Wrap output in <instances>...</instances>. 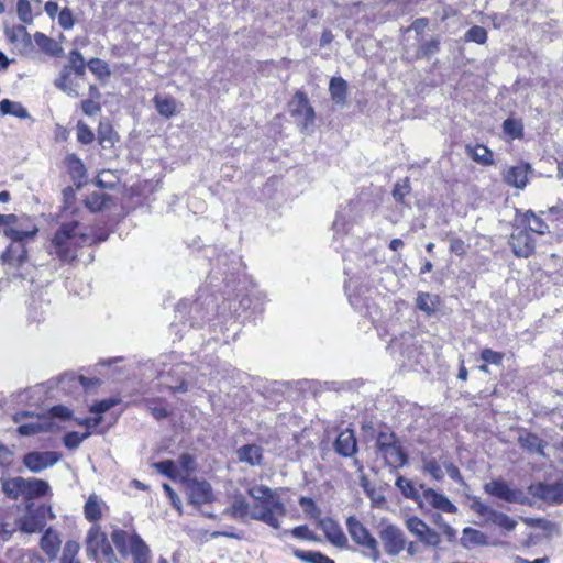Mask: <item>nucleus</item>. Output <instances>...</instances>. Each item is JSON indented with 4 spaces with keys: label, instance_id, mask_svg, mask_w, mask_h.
I'll list each match as a JSON object with an SVG mask.
<instances>
[{
    "label": "nucleus",
    "instance_id": "obj_57",
    "mask_svg": "<svg viewBox=\"0 0 563 563\" xmlns=\"http://www.w3.org/2000/svg\"><path fill=\"white\" fill-rule=\"evenodd\" d=\"M79 551V545L75 542H67L60 559V563H80L76 555Z\"/></svg>",
    "mask_w": 563,
    "mask_h": 563
},
{
    "label": "nucleus",
    "instance_id": "obj_12",
    "mask_svg": "<svg viewBox=\"0 0 563 563\" xmlns=\"http://www.w3.org/2000/svg\"><path fill=\"white\" fill-rule=\"evenodd\" d=\"M79 65L84 66L87 65V63L84 59L82 54L77 51L73 49L69 53V65L64 66L63 70L60 71L59 77L56 80V86L66 92L68 96L77 98L80 96L79 93V82H74V78L71 76V68L78 67Z\"/></svg>",
    "mask_w": 563,
    "mask_h": 563
},
{
    "label": "nucleus",
    "instance_id": "obj_59",
    "mask_svg": "<svg viewBox=\"0 0 563 563\" xmlns=\"http://www.w3.org/2000/svg\"><path fill=\"white\" fill-rule=\"evenodd\" d=\"M34 40L38 47L46 53H52L53 48L56 46L55 41L42 32H36Z\"/></svg>",
    "mask_w": 563,
    "mask_h": 563
},
{
    "label": "nucleus",
    "instance_id": "obj_60",
    "mask_svg": "<svg viewBox=\"0 0 563 563\" xmlns=\"http://www.w3.org/2000/svg\"><path fill=\"white\" fill-rule=\"evenodd\" d=\"M290 534L297 539L308 540V541H317L318 538L316 534L309 529L307 525H301L292 528Z\"/></svg>",
    "mask_w": 563,
    "mask_h": 563
},
{
    "label": "nucleus",
    "instance_id": "obj_34",
    "mask_svg": "<svg viewBox=\"0 0 563 563\" xmlns=\"http://www.w3.org/2000/svg\"><path fill=\"white\" fill-rule=\"evenodd\" d=\"M331 99L336 104H345L347 100V82L342 77H333L329 84Z\"/></svg>",
    "mask_w": 563,
    "mask_h": 563
},
{
    "label": "nucleus",
    "instance_id": "obj_18",
    "mask_svg": "<svg viewBox=\"0 0 563 563\" xmlns=\"http://www.w3.org/2000/svg\"><path fill=\"white\" fill-rule=\"evenodd\" d=\"M289 109L294 118H302L305 126L313 124L316 112L309 102L308 96L303 91L297 90L294 93L289 102Z\"/></svg>",
    "mask_w": 563,
    "mask_h": 563
},
{
    "label": "nucleus",
    "instance_id": "obj_17",
    "mask_svg": "<svg viewBox=\"0 0 563 563\" xmlns=\"http://www.w3.org/2000/svg\"><path fill=\"white\" fill-rule=\"evenodd\" d=\"M543 214L536 213L533 210L528 209L525 211L516 210L515 222L523 224L532 234L540 236L551 233L550 225L542 218Z\"/></svg>",
    "mask_w": 563,
    "mask_h": 563
},
{
    "label": "nucleus",
    "instance_id": "obj_36",
    "mask_svg": "<svg viewBox=\"0 0 563 563\" xmlns=\"http://www.w3.org/2000/svg\"><path fill=\"white\" fill-rule=\"evenodd\" d=\"M503 132L511 141L521 140L525 135L522 119L509 117L503 122Z\"/></svg>",
    "mask_w": 563,
    "mask_h": 563
},
{
    "label": "nucleus",
    "instance_id": "obj_56",
    "mask_svg": "<svg viewBox=\"0 0 563 563\" xmlns=\"http://www.w3.org/2000/svg\"><path fill=\"white\" fill-rule=\"evenodd\" d=\"M57 19H58V24L63 30L73 29L76 23V19L74 16L73 11L67 7L63 8L59 11Z\"/></svg>",
    "mask_w": 563,
    "mask_h": 563
},
{
    "label": "nucleus",
    "instance_id": "obj_9",
    "mask_svg": "<svg viewBox=\"0 0 563 563\" xmlns=\"http://www.w3.org/2000/svg\"><path fill=\"white\" fill-rule=\"evenodd\" d=\"M379 539L388 556H398L402 551L408 559V543L405 532L396 525L389 523L379 530Z\"/></svg>",
    "mask_w": 563,
    "mask_h": 563
},
{
    "label": "nucleus",
    "instance_id": "obj_58",
    "mask_svg": "<svg viewBox=\"0 0 563 563\" xmlns=\"http://www.w3.org/2000/svg\"><path fill=\"white\" fill-rule=\"evenodd\" d=\"M468 245L464 242L463 239L459 236L450 238L449 250L452 254H455L460 257H464L467 253Z\"/></svg>",
    "mask_w": 563,
    "mask_h": 563
},
{
    "label": "nucleus",
    "instance_id": "obj_35",
    "mask_svg": "<svg viewBox=\"0 0 563 563\" xmlns=\"http://www.w3.org/2000/svg\"><path fill=\"white\" fill-rule=\"evenodd\" d=\"M518 443L528 452L543 454V440L536 433L526 431L518 437Z\"/></svg>",
    "mask_w": 563,
    "mask_h": 563
},
{
    "label": "nucleus",
    "instance_id": "obj_6",
    "mask_svg": "<svg viewBox=\"0 0 563 563\" xmlns=\"http://www.w3.org/2000/svg\"><path fill=\"white\" fill-rule=\"evenodd\" d=\"M422 473L428 474L435 482H442L444 478L443 468L446 471L449 477L462 484L464 482L460 468L449 460L446 453H442L439 457L430 453H421Z\"/></svg>",
    "mask_w": 563,
    "mask_h": 563
},
{
    "label": "nucleus",
    "instance_id": "obj_19",
    "mask_svg": "<svg viewBox=\"0 0 563 563\" xmlns=\"http://www.w3.org/2000/svg\"><path fill=\"white\" fill-rule=\"evenodd\" d=\"M377 453L382 456L385 464L393 471L402 468L409 462L408 453L405 451L400 441L393 445H388Z\"/></svg>",
    "mask_w": 563,
    "mask_h": 563
},
{
    "label": "nucleus",
    "instance_id": "obj_50",
    "mask_svg": "<svg viewBox=\"0 0 563 563\" xmlns=\"http://www.w3.org/2000/svg\"><path fill=\"white\" fill-rule=\"evenodd\" d=\"M153 467L166 477L176 481L178 477V471L175 462L172 460H164L153 464Z\"/></svg>",
    "mask_w": 563,
    "mask_h": 563
},
{
    "label": "nucleus",
    "instance_id": "obj_15",
    "mask_svg": "<svg viewBox=\"0 0 563 563\" xmlns=\"http://www.w3.org/2000/svg\"><path fill=\"white\" fill-rule=\"evenodd\" d=\"M317 526L322 530L325 539L335 548L345 550L349 548V540L343 529L331 517L319 518Z\"/></svg>",
    "mask_w": 563,
    "mask_h": 563
},
{
    "label": "nucleus",
    "instance_id": "obj_43",
    "mask_svg": "<svg viewBox=\"0 0 563 563\" xmlns=\"http://www.w3.org/2000/svg\"><path fill=\"white\" fill-rule=\"evenodd\" d=\"M87 66L90 69V71L97 76L99 79H107L111 75V70L109 68V65L97 57L90 58L87 62Z\"/></svg>",
    "mask_w": 563,
    "mask_h": 563
},
{
    "label": "nucleus",
    "instance_id": "obj_54",
    "mask_svg": "<svg viewBox=\"0 0 563 563\" xmlns=\"http://www.w3.org/2000/svg\"><path fill=\"white\" fill-rule=\"evenodd\" d=\"M120 402L118 398H108L101 399L92 404L89 408V411L96 413L97 416H102V413L110 410L112 407L117 406Z\"/></svg>",
    "mask_w": 563,
    "mask_h": 563
},
{
    "label": "nucleus",
    "instance_id": "obj_64",
    "mask_svg": "<svg viewBox=\"0 0 563 563\" xmlns=\"http://www.w3.org/2000/svg\"><path fill=\"white\" fill-rule=\"evenodd\" d=\"M49 413L52 417L59 418L62 420L73 419V411L68 407L63 405L53 406L49 409Z\"/></svg>",
    "mask_w": 563,
    "mask_h": 563
},
{
    "label": "nucleus",
    "instance_id": "obj_27",
    "mask_svg": "<svg viewBox=\"0 0 563 563\" xmlns=\"http://www.w3.org/2000/svg\"><path fill=\"white\" fill-rule=\"evenodd\" d=\"M49 492V485L44 479L24 478V498L26 500L46 496Z\"/></svg>",
    "mask_w": 563,
    "mask_h": 563
},
{
    "label": "nucleus",
    "instance_id": "obj_16",
    "mask_svg": "<svg viewBox=\"0 0 563 563\" xmlns=\"http://www.w3.org/2000/svg\"><path fill=\"white\" fill-rule=\"evenodd\" d=\"M27 514L19 520V528L26 533H35L43 530L46 525L45 514L51 512V507L41 505L33 510L32 505L26 506Z\"/></svg>",
    "mask_w": 563,
    "mask_h": 563
},
{
    "label": "nucleus",
    "instance_id": "obj_52",
    "mask_svg": "<svg viewBox=\"0 0 563 563\" xmlns=\"http://www.w3.org/2000/svg\"><path fill=\"white\" fill-rule=\"evenodd\" d=\"M63 212L75 213L76 192L71 186H67L63 189Z\"/></svg>",
    "mask_w": 563,
    "mask_h": 563
},
{
    "label": "nucleus",
    "instance_id": "obj_2",
    "mask_svg": "<svg viewBox=\"0 0 563 563\" xmlns=\"http://www.w3.org/2000/svg\"><path fill=\"white\" fill-rule=\"evenodd\" d=\"M87 240L78 221L62 223L51 240L54 254L62 262L70 263L77 257L78 250Z\"/></svg>",
    "mask_w": 563,
    "mask_h": 563
},
{
    "label": "nucleus",
    "instance_id": "obj_13",
    "mask_svg": "<svg viewBox=\"0 0 563 563\" xmlns=\"http://www.w3.org/2000/svg\"><path fill=\"white\" fill-rule=\"evenodd\" d=\"M181 483L185 485L188 500L194 505H203L213 500V492L211 485L206 481L197 478L181 477Z\"/></svg>",
    "mask_w": 563,
    "mask_h": 563
},
{
    "label": "nucleus",
    "instance_id": "obj_5",
    "mask_svg": "<svg viewBox=\"0 0 563 563\" xmlns=\"http://www.w3.org/2000/svg\"><path fill=\"white\" fill-rule=\"evenodd\" d=\"M37 232L38 228L35 224L25 230L18 228L5 229L4 233L12 242L1 253V262L14 267H21L27 260V250L24 242L27 239H33Z\"/></svg>",
    "mask_w": 563,
    "mask_h": 563
},
{
    "label": "nucleus",
    "instance_id": "obj_39",
    "mask_svg": "<svg viewBox=\"0 0 563 563\" xmlns=\"http://www.w3.org/2000/svg\"><path fill=\"white\" fill-rule=\"evenodd\" d=\"M292 554L297 559L308 563H335L334 560L320 551H303L300 549H294Z\"/></svg>",
    "mask_w": 563,
    "mask_h": 563
},
{
    "label": "nucleus",
    "instance_id": "obj_8",
    "mask_svg": "<svg viewBox=\"0 0 563 563\" xmlns=\"http://www.w3.org/2000/svg\"><path fill=\"white\" fill-rule=\"evenodd\" d=\"M88 558L97 563H115L117 556L107 534L99 527H92L86 538Z\"/></svg>",
    "mask_w": 563,
    "mask_h": 563
},
{
    "label": "nucleus",
    "instance_id": "obj_20",
    "mask_svg": "<svg viewBox=\"0 0 563 563\" xmlns=\"http://www.w3.org/2000/svg\"><path fill=\"white\" fill-rule=\"evenodd\" d=\"M531 165L521 161L515 166H510L504 174V181L517 189H523L529 181Z\"/></svg>",
    "mask_w": 563,
    "mask_h": 563
},
{
    "label": "nucleus",
    "instance_id": "obj_45",
    "mask_svg": "<svg viewBox=\"0 0 563 563\" xmlns=\"http://www.w3.org/2000/svg\"><path fill=\"white\" fill-rule=\"evenodd\" d=\"M399 442L398 437L394 431H391L389 428H386L385 430H380L376 438V451H380L388 445H393L395 443Z\"/></svg>",
    "mask_w": 563,
    "mask_h": 563
},
{
    "label": "nucleus",
    "instance_id": "obj_11",
    "mask_svg": "<svg viewBox=\"0 0 563 563\" xmlns=\"http://www.w3.org/2000/svg\"><path fill=\"white\" fill-rule=\"evenodd\" d=\"M421 497L418 507L426 510H438L444 514H456L457 507L442 493L420 484Z\"/></svg>",
    "mask_w": 563,
    "mask_h": 563
},
{
    "label": "nucleus",
    "instance_id": "obj_31",
    "mask_svg": "<svg viewBox=\"0 0 563 563\" xmlns=\"http://www.w3.org/2000/svg\"><path fill=\"white\" fill-rule=\"evenodd\" d=\"M64 164L70 178L74 181H79L78 186H80V181L87 173L82 161L75 153H70L65 156Z\"/></svg>",
    "mask_w": 563,
    "mask_h": 563
},
{
    "label": "nucleus",
    "instance_id": "obj_25",
    "mask_svg": "<svg viewBox=\"0 0 563 563\" xmlns=\"http://www.w3.org/2000/svg\"><path fill=\"white\" fill-rule=\"evenodd\" d=\"M441 305V297L430 292L420 291L416 298L417 308L422 311L427 317L435 314Z\"/></svg>",
    "mask_w": 563,
    "mask_h": 563
},
{
    "label": "nucleus",
    "instance_id": "obj_1",
    "mask_svg": "<svg viewBox=\"0 0 563 563\" xmlns=\"http://www.w3.org/2000/svg\"><path fill=\"white\" fill-rule=\"evenodd\" d=\"M247 495L253 500V520L262 521L274 529H279L280 518L287 514V509L279 496L266 485L250 487Z\"/></svg>",
    "mask_w": 563,
    "mask_h": 563
},
{
    "label": "nucleus",
    "instance_id": "obj_4",
    "mask_svg": "<svg viewBox=\"0 0 563 563\" xmlns=\"http://www.w3.org/2000/svg\"><path fill=\"white\" fill-rule=\"evenodd\" d=\"M111 540L122 558L131 555L133 563H151V550L134 529H113Z\"/></svg>",
    "mask_w": 563,
    "mask_h": 563
},
{
    "label": "nucleus",
    "instance_id": "obj_33",
    "mask_svg": "<svg viewBox=\"0 0 563 563\" xmlns=\"http://www.w3.org/2000/svg\"><path fill=\"white\" fill-rule=\"evenodd\" d=\"M1 487L4 495L12 500L19 499L20 496L24 497L23 477L1 478Z\"/></svg>",
    "mask_w": 563,
    "mask_h": 563
},
{
    "label": "nucleus",
    "instance_id": "obj_53",
    "mask_svg": "<svg viewBox=\"0 0 563 563\" xmlns=\"http://www.w3.org/2000/svg\"><path fill=\"white\" fill-rule=\"evenodd\" d=\"M76 131H77V141L80 144L88 145L93 142L95 134H93L92 130L84 121H79L77 123Z\"/></svg>",
    "mask_w": 563,
    "mask_h": 563
},
{
    "label": "nucleus",
    "instance_id": "obj_29",
    "mask_svg": "<svg viewBox=\"0 0 563 563\" xmlns=\"http://www.w3.org/2000/svg\"><path fill=\"white\" fill-rule=\"evenodd\" d=\"M40 545L47 556L54 559L60 549L59 536L52 528H48L44 531L40 540Z\"/></svg>",
    "mask_w": 563,
    "mask_h": 563
},
{
    "label": "nucleus",
    "instance_id": "obj_49",
    "mask_svg": "<svg viewBox=\"0 0 563 563\" xmlns=\"http://www.w3.org/2000/svg\"><path fill=\"white\" fill-rule=\"evenodd\" d=\"M299 505L310 518L316 519L317 521L321 518V510L317 506L316 501L308 496H301L299 498Z\"/></svg>",
    "mask_w": 563,
    "mask_h": 563
},
{
    "label": "nucleus",
    "instance_id": "obj_42",
    "mask_svg": "<svg viewBox=\"0 0 563 563\" xmlns=\"http://www.w3.org/2000/svg\"><path fill=\"white\" fill-rule=\"evenodd\" d=\"M0 113L2 115L11 114L16 118L23 119L27 115L26 109L19 102H13L9 99L0 101Z\"/></svg>",
    "mask_w": 563,
    "mask_h": 563
},
{
    "label": "nucleus",
    "instance_id": "obj_30",
    "mask_svg": "<svg viewBox=\"0 0 563 563\" xmlns=\"http://www.w3.org/2000/svg\"><path fill=\"white\" fill-rule=\"evenodd\" d=\"M238 457L251 466L261 465L263 461V449L256 444H244L238 450Z\"/></svg>",
    "mask_w": 563,
    "mask_h": 563
},
{
    "label": "nucleus",
    "instance_id": "obj_41",
    "mask_svg": "<svg viewBox=\"0 0 563 563\" xmlns=\"http://www.w3.org/2000/svg\"><path fill=\"white\" fill-rule=\"evenodd\" d=\"M147 408L156 420H163L170 415L167 402L161 398L147 400Z\"/></svg>",
    "mask_w": 563,
    "mask_h": 563
},
{
    "label": "nucleus",
    "instance_id": "obj_21",
    "mask_svg": "<svg viewBox=\"0 0 563 563\" xmlns=\"http://www.w3.org/2000/svg\"><path fill=\"white\" fill-rule=\"evenodd\" d=\"M59 456L55 452H29L23 456V464L31 472H40L55 464Z\"/></svg>",
    "mask_w": 563,
    "mask_h": 563
},
{
    "label": "nucleus",
    "instance_id": "obj_7",
    "mask_svg": "<svg viewBox=\"0 0 563 563\" xmlns=\"http://www.w3.org/2000/svg\"><path fill=\"white\" fill-rule=\"evenodd\" d=\"M346 529L352 541L362 549V553L373 561L380 559V551L376 538L355 516L346 518Z\"/></svg>",
    "mask_w": 563,
    "mask_h": 563
},
{
    "label": "nucleus",
    "instance_id": "obj_28",
    "mask_svg": "<svg viewBox=\"0 0 563 563\" xmlns=\"http://www.w3.org/2000/svg\"><path fill=\"white\" fill-rule=\"evenodd\" d=\"M101 93L96 85L89 86V98L80 101V108L84 114L93 117L101 111Z\"/></svg>",
    "mask_w": 563,
    "mask_h": 563
},
{
    "label": "nucleus",
    "instance_id": "obj_61",
    "mask_svg": "<svg viewBox=\"0 0 563 563\" xmlns=\"http://www.w3.org/2000/svg\"><path fill=\"white\" fill-rule=\"evenodd\" d=\"M44 428L38 422H30L20 424L16 429L18 433L23 437L35 435L42 432Z\"/></svg>",
    "mask_w": 563,
    "mask_h": 563
},
{
    "label": "nucleus",
    "instance_id": "obj_62",
    "mask_svg": "<svg viewBox=\"0 0 563 563\" xmlns=\"http://www.w3.org/2000/svg\"><path fill=\"white\" fill-rule=\"evenodd\" d=\"M493 521L496 526H498L507 531L514 530L517 525L512 518H510L508 515L503 514V512L495 514Z\"/></svg>",
    "mask_w": 563,
    "mask_h": 563
},
{
    "label": "nucleus",
    "instance_id": "obj_32",
    "mask_svg": "<svg viewBox=\"0 0 563 563\" xmlns=\"http://www.w3.org/2000/svg\"><path fill=\"white\" fill-rule=\"evenodd\" d=\"M98 143L103 147H112L119 141V135L108 121H101L97 129Z\"/></svg>",
    "mask_w": 563,
    "mask_h": 563
},
{
    "label": "nucleus",
    "instance_id": "obj_23",
    "mask_svg": "<svg viewBox=\"0 0 563 563\" xmlns=\"http://www.w3.org/2000/svg\"><path fill=\"white\" fill-rule=\"evenodd\" d=\"M228 514L242 521L253 520L252 504L243 495H236L228 509Z\"/></svg>",
    "mask_w": 563,
    "mask_h": 563
},
{
    "label": "nucleus",
    "instance_id": "obj_37",
    "mask_svg": "<svg viewBox=\"0 0 563 563\" xmlns=\"http://www.w3.org/2000/svg\"><path fill=\"white\" fill-rule=\"evenodd\" d=\"M395 485L404 497L413 500L416 504L420 503L421 493L411 479L398 475Z\"/></svg>",
    "mask_w": 563,
    "mask_h": 563
},
{
    "label": "nucleus",
    "instance_id": "obj_46",
    "mask_svg": "<svg viewBox=\"0 0 563 563\" xmlns=\"http://www.w3.org/2000/svg\"><path fill=\"white\" fill-rule=\"evenodd\" d=\"M440 45L441 43L439 38H431L426 41L419 46L416 57L430 58L432 55L440 51Z\"/></svg>",
    "mask_w": 563,
    "mask_h": 563
},
{
    "label": "nucleus",
    "instance_id": "obj_10",
    "mask_svg": "<svg viewBox=\"0 0 563 563\" xmlns=\"http://www.w3.org/2000/svg\"><path fill=\"white\" fill-rule=\"evenodd\" d=\"M508 243L516 257L528 258L536 253V239L523 224L515 223Z\"/></svg>",
    "mask_w": 563,
    "mask_h": 563
},
{
    "label": "nucleus",
    "instance_id": "obj_55",
    "mask_svg": "<svg viewBox=\"0 0 563 563\" xmlns=\"http://www.w3.org/2000/svg\"><path fill=\"white\" fill-rule=\"evenodd\" d=\"M180 471L185 474L184 477H189L196 470V461L189 453H183L178 459Z\"/></svg>",
    "mask_w": 563,
    "mask_h": 563
},
{
    "label": "nucleus",
    "instance_id": "obj_48",
    "mask_svg": "<svg viewBox=\"0 0 563 563\" xmlns=\"http://www.w3.org/2000/svg\"><path fill=\"white\" fill-rule=\"evenodd\" d=\"M90 435L91 431H86L81 434L76 431H69L63 437V443L67 449L74 450L77 449L80 443Z\"/></svg>",
    "mask_w": 563,
    "mask_h": 563
},
{
    "label": "nucleus",
    "instance_id": "obj_26",
    "mask_svg": "<svg viewBox=\"0 0 563 563\" xmlns=\"http://www.w3.org/2000/svg\"><path fill=\"white\" fill-rule=\"evenodd\" d=\"M465 151L474 162L483 166H490L494 164V153L484 144H467Z\"/></svg>",
    "mask_w": 563,
    "mask_h": 563
},
{
    "label": "nucleus",
    "instance_id": "obj_51",
    "mask_svg": "<svg viewBox=\"0 0 563 563\" xmlns=\"http://www.w3.org/2000/svg\"><path fill=\"white\" fill-rule=\"evenodd\" d=\"M481 360L489 365L500 366L503 364L505 354L503 352L494 351L489 347H485L481 351Z\"/></svg>",
    "mask_w": 563,
    "mask_h": 563
},
{
    "label": "nucleus",
    "instance_id": "obj_47",
    "mask_svg": "<svg viewBox=\"0 0 563 563\" xmlns=\"http://www.w3.org/2000/svg\"><path fill=\"white\" fill-rule=\"evenodd\" d=\"M16 14L19 20L24 24H32L34 15L30 0H16Z\"/></svg>",
    "mask_w": 563,
    "mask_h": 563
},
{
    "label": "nucleus",
    "instance_id": "obj_24",
    "mask_svg": "<svg viewBox=\"0 0 563 563\" xmlns=\"http://www.w3.org/2000/svg\"><path fill=\"white\" fill-rule=\"evenodd\" d=\"M157 112L165 119H170L178 113V102L170 95H155L152 99Z\"/></svg>",
    "mask_w": 563,
    "mask_h": 563
},
{
    "label": "nucleus",
    "instance_id": "obj_14",
    "mask_svg": "<svg viewBox=\"0 0 563 563\" xmlns=\"http://www.w3.org/2000/svg\"><path fill=\"white\" fill-rule=\"evenodd\" d=\"M529 493L534 498L549 505H559L563 503V483H543L538 482L529 486Z\"/></svg>",
    "mask_w": 563,
    "mask_h": 563
},
{
    "label": "nucleus",
    "instance_id": "obj_44",
    "mask_svg": "<svg viewBox=\"0 0 563 563\" xmlns=\"http://www.w3.org/2000/svg\"><path fill=\"white\" fill-rule=\"evenodd\" d=\"M488 38V33L485 27L479 25H473L464 34L465 42H473L476 44H485Z\"/></svg>",
    "mask_w": 563,
    "mask_h": 563
},
{
    "label": "nucleus",
    "instance_id": "obj_38",
    "mask_svg": "<svg viewBox=\"0 0 563 563\" xmlns=\"http://www.w3.org/2000/svg\"><path fill=\"white\" fill-rule=\"evenodd\" d=\"M111 200V197L103 192H91L89 194L85 200V207L91 212H99L103 210L108 202Z\"/></svg>",
    "mask_w": 563,
    "mask_h": 563
},
{
    "label": "nucleus",
    "instance_id": "obj_22",
    "mask_svg": "<svg viewBox=\"0 0 563 563\" xmlns=\"http://www.w3.org/2000/svg\"><path fill=\"white\" fill-rule=\"evenodd\" d=\"M335 452L343 457H351L357 452V441L354 431L345 429L341 431L334 443Z\"/></svg>",
    "mask_w": 563,
    "mask_h": 563
},
{
    "label": "nucleus",
    "instance_id": "obj_40",
    "mask_svg": "<svg viewBox=\"0 0 563 563\" xmlns=\"http://www.w3.org/2000/svg\"><path fill=\"white\" fill-rule=\"evenodd\" d=\"M84 514L89 522H97L101 519L102 511L97 495L92 494L88 497L84 506Z\"/></svg>",
    "mask_w": 563,
    "mask_h": 563
},
{
    "label": "nucleus",
    "instance_id": "obj_3",
    "mask_svg": "<svg viewBox=\"0 0 563 563\" xmlns=\"http://www.w3.org/2000/svg\"><path fill=\"white\" fill-rule=\"evenodd\" d=\"M405 526L415 537L408 543V559L421 561L427 549H438L441 544V534L420 517H408Z\"/></svg>",
    "mask_w": 563,
    "mask_h": 563
},
{
    "label": "nucleus",
    "instance_id": "obj_63",
    "mask_svg": "<svg viewBox=\"0 0 563 563\" xmlns=\"http://www.w3.org/2000/svg\"><path fill=\"white\" fill-rule=\"evenodd\" d=\"M492 494L497 496V497H499V498H503V499H506V500H510L511 489L504 482H494L493 483Z\"/></svg>",
    "mask_w": 563,
    "mask_h": 563
}]
</instances>
